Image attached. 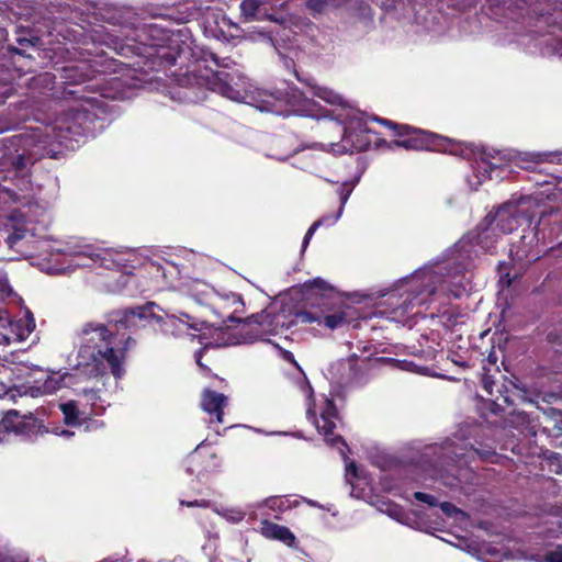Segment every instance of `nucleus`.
I'll return each mask as SVG.
<instances>
[{
	"mask_svg": "<svg viewBox=\"0 0 562 562\" xmlns=\"http://www.w3.org/2000/svg\"><path fill=\"white\" fill-rule=\"evenodd\" d=\"M221 514L231 522H239L245 517V513L236 508H223Z\"/></svg>",
	"mask_w": 562,
	"mask_h": 562,
	"instance_id": "cd10ccee",
	"label": "nucleus"
},
{
	"mask_svg": "<svg viewBox=\"0 0 562 562\" xmlns=\"http://www.w3.org/2000/svg\"><path fill=\"white\" fill-rule=\"evenodd\" d=\"M10 221L12 222V232L5 238V244L9 248H14L20 240L27 236H34L33 228L29 227V222L22 215L13 214Z\"/></svg>",
	"mask_w": 562,
	"mask_h": 562,
	"instance_id": "ddd939ff",
	"label": "nucleus"
},
{
	"mask_svg": "<svg viewBox=\"0 0 562 562\" xmlns=\"http://www.w3.org/2000/svg\"><path fill=\"white\" fill-rule=\"evenodd\" d=\"M546 562H562V547L546 554Z\"/></svg>",
	"mask_w": 562,
	"mask_h": 562,
	"instance_id": "7c9ffc66",
	"label": "nucleus"
},
{
	"mask_svg": "<svg viewBox=\"0 0 562 562\" xmlns=\"http://www.w3.org/2000/svg\"><path fill=\"white\" fill-rule=\"evenodd\" d=\"M216 459L214 453L204 456L202 452L195 450L188 459V471L191 473L196 472L198 474L203 471H209L216 467Z\"/></svg>",
	"mask_w": 562,
	"mask_h": 562,
	"instance_id": "4468645a",
	"label": "nucleus"
},
{
	"mask_svg": "<svg viewBox=\"0 0 562 562\" xmlns=\"http://www.w3.org/2000/svg\"><path fill=\"white\" fill-rule=\"evenodd\" d=\"M227 405V397L212 390H204L201 398V407L209 415H214L217 423H223V409Z\"/></svg>",
	"mask_w": 562,
	"mask_h": 562,
	"instance_id": "9b49d317",
	"label": "nucleus"
},
{
	"mask_svg": "<svg viewBox=\"0 0 562 562\" xmlns=\"http://www.w3.org/2000/svg\"><path fill=\"white\" fill-rule=\"evenodd\" d=\"M348 0H307V7L316 12H322L327 7H340Z\"/></svg>",
	"mask_w": 562,
	"mask_h": 562,
	"instance_id": "5701e85b",
	"label": "nucleus"
},
{
	"mask_svg": "<svg viewBox=\"0 0 562 562\" xmlns=\"http://www.w3.org/2000/svg\"><path fill=\"white\" fill-rule=\"evenodd\" d=\"M319 312L314 311H299L295 313V319L296 323L301 324H311V323H318L322 324V306L319 307Z\"/></svg>",
	"mask_w": 562,
	"mask_h": 562,
	"instance_id": "4be33fe9",
	"label": "nucleus"
},
{
	"mask_svg": "<svg viewBox=\"0 0 562 562\" xmlns=\"http://www.w3.org/2000/svg\"><path fill=\"white\" fill-rule=\"evenodd\" d=\"M11 50L16 53V54L23 55V52L21 49H19V48H12Z\"/></svg>",
	"mask_w": 562,
	"mask_h": 562,
	"instance_id": "a18cd8bd",
	"label": "nucleus"
},
{
	"mask_svg": "<svg viewBox=\"0 0 562 562\" xmlns=\"http://www.w3.org/2000/svg\"><path fill=\"white\" fill-rule=\"evenodd\" d=\"M352 190H353V186H351L350 183H342L340 186L339 191H338L339 200H340V207L338 209L337 213L333 217L331 216H323L312 224V226L307 229V232L304 236L303 245H302L303 250L307 247L312 236L314 235V233L316 232V229L319 226L325 225V224H333L338 221V218L342 214L344 206L347 203Z\"/></svg>",
	"mask_w": 562,
	"mask_h": 562,
	"instance_id": "9d476101",
	"label": "nucleus"
},
{
	"mask_svg": "<svg viewBox=\"0 0 562 562\" xmlns=\"http://www.w3.org/2000/svg\"><path fill=\"white\" fill-rule=\"evenodd\" d=\"M87 113L79 110H70L60 115L54 125V132L59 143L77 140L88 132Z\"/></svg>",
	"mask_w": 562,
	"mask_h": 562,
	"instance_id": "423d86ee",
	"label": "nucleus"
},
{
	"mask_svg": "<svg viewBox=\"0 0 562 562\" xmlns=\"http://www.w3.org/2000/svg\"><path fill=\"white\" fill-rule=\"evenodd\" d=\"M155 303H148L144 306H136L127 308L121 312H116L110 323H114L115 326L131 328L137 325L138 321H155L159 325V329L165 335L180 336L184 334V326L195 331H200L203 328L204 323L200 321H193V318L181 312V318L175 315L156 316L151 313Z\"/></svg>",
	"mask_w": 562,
	"mask_h": 562,
	"instance_id": "7ed1b4c3",
	"label": "nucleus"
},
{
	"mask_svg": "<svg viewBox=\"0 0 562 562\" xmlns=\"http://www.w3.org/2000/svg\"><path fill=\"white\" fill-rule=\"evenodd\" d=\"M260 533L269 540H278L288 547L295 544L294 533L285 526L263 520L260 526Z\"/></svg>",
	"mask_w": 562,
	"mask_h": 562,
	"instance_id": "f8f14e48",
	"label": "nucleus"
},
{
	"mask_svg": "<svg viewBox=\"0 0 562 562\" xmlns=\"http://www.w3.org/2000/svg\"><path fill=\"white\" fill-rule=\"evenodd\" d=\"M181 505H186L188 507H206L207 506V502L206 501H193V502H186V501H181L180 502Z\"/></svg>",
	"mask_w": 562,
	"mask_h": 562,
	"instance_id": "f704fd0d",
	"label": "nucleus"
},
{
	"mask_svg": "<svg viewBox=\"0 0 562 562\" xmlns=\"http://www.w3.org/2000/svg\"><path fill=\"white\" fill-rule=\"evenodd\" d=\"M82 394L91 403V406H95L97 402L100 400L99 392L94 391L92 389L91 390L83 389Z\"/></svg>",
	"mask_w": 562,
	"mask_h": 562,
	"instance_id": "c756f323",
	"label": "nucleus"
},
{
	"mask_svg": "<svg viewBox=\"0 0 562 562\" xmlns=\"http://www.w3.org/2000/svg\"><path fill=\"white\" fill-rule=\"evenodd\" d=\"M344 140H345V142H347V140H348V136H347V135H345V136H344Z\"/></svg>",
	"mask_w": 562,
	"mask_h": 562,
	"instance_id": "de8ad7c7",
	"label": "nucleus"
},
{
	"mask_svg": "<svg viewBox=\"0 0 562 562\" xmlns=\"http://www.w3.org/2000/svg\"><path fill=\"white\" fill-rule=\"evenodd\" d=\"M427 460L420 467L419 479L442 481L446 486H457L462 477L468 480V468L472 462L481 460L498 463L501 456L492 448L475 449L467 442L445 441L442 445L427 447L424 454Z\"/></svg>",
	"mask_w": 562,
	"mask_h": 562,
	"instance_id": "f03ea898",
	"label": "nucleus"
},
{
	"mask_svg": "<svg viewBox=\"0 0 562 562\" xmlns=\"http://www.w3.org/2000/svg\"><path fill=\"white\" fill-rule=\"evenodd\" d=\"M16 42L20 46L33 45L32 41L25 37H19Z\"/></svg>",
	"mask_w": 562,
	"mask_h": 562,
	"instance_id": "58836bf2",
	"label": "nucleus"
},
{
	"mask_svg": "<svg viewBox=\"0 0 562 562\" xmlns=\"http://www.w3.org/2000/svg\"><path fill=\"white\" fill-rule=\"evenodd\" d=\"M306 502L312 505V506H319L321 508H325V506L323 505H317L314 501H311V499H306Z\"/></svg>",
	"mask_w": 562,
	"mask_h": 562,
	"instance_id": "c03bdc74",
	"label": "nucleus"
},
{
	"mask_svg": "<svg viewBox=\"0 0 562 562\" xmlns=\"http://www.w3.org/2000/svg\"><path fill=\"white\" fill-rule=\"evenodd\" d=\"M530 198H521L518 202L504 203L491 220L487 215L480 227L487 223L488 225L495 221V227L502 234H510L524 223H530L533 214L526 205L530 202Z\"/></svg>",
	"mask_w": 562,
	"mask_h": 562,
	"instance_id": "20e7f679",
	"label": "nucleus"
},
{
	"mask_svg": "<svg viewBox=\"0 0 562 562\" xmlns=\"http://www.w3.org/2000/svg\"><path fill=\"white\" fill-rule=\"evenodd\" d=\"M448 290L452 293V295H453L454 297H459V296L461 295V292H462L464 289H462V290H461V289L457 288L456 290H452V289H448Z\"/></svg>",
	"mask_w": 562,
	"mask_h": 562,
	"instance_id": "37998d69",
	"label": "nucleus"
},
{
	"mask_svg": "<svg viewBox=\"0 0 562 562\" xmlns=\"http://www.w3.org/2000/svg\"><path fill=\"white\" fill-rule=\"evenodd\" d=\"M441 512L449 518H452L457 524H464L468 520V515L460 508H457L453 504L448 502H441L439 504Z\"/></svg>",
	"mask_w": 562,
	"mask_h": 562,
	"instance_id": "412c9836",
	"label": "nucleus"
},
{
	"mask_svg": "<svg viewBox=\"0 0 562 562\" xmlns=\"http://www.w3.org/2000/svg\"><path fill=\"white\" fill-rule=\"evenodd\" d=\"M316 427H317L318 431L327 438V441L331 446H336V445L340 443L342 447H347L346 442L344 441V439L340 436L329 438V436L333 435L336 424L330 418H328L325 414H322L321 417L317 419Z\"/></svg>",
	"mask_w": 562,
	"mask_h": 562,
	"instance_id": "f3484780",
	"label": "nucleus"
},
{
	"mask_svg": "<svg viewBox=\"0 0 562 562\" xmlns=\"http://www.w3.org/2000/svg\"><path fill=\"white\" fill-rule=\"evenodd\" d=\"M280 353L285 361L292 363L296 369L301 370L299 363L296 362V360L291 351L280 348Z\"/></svg>",
	"mask_w": 562,
	"mask_h": 562,
	"instance_id": "2f4dec72",
	"label": "nucleus"
},
{
	"mask_svg": "<svg viewBox=\"0 0 562 562\" xmlns=\"http://www.w3.org/2000/svg\"><path fill=\"white\" fill-rule=\"evenodd\" d=\"M312 306L323 307L322 308V323L325 324L326 327L330 329H335L340 327L346 323V318L344 313H335V314H325L326 311H329L330 307L328 305L327 296H322L317 301V303H312Z\"/></svg>",
	"mask_w": 562,
	"mask_h": 562,
	"instance_id": "2eb2a0df",
	"label": "nucleus"
},
{
	"mask_svg": "<svg viewBox=\"0 0 562 562\" xmlns=\"http://www.w3.org/2000/svg\"><path fill=\"white\" fill-rule=\"evenodd\" d=\"M11 290L8 288L7 281L0 280V297L3 299L4 296L10 295Z\"/></svg>",
	"mask_w": 562,
	"mask_h": 562,
	"instance_id": "e433bc0d",
	"label": "nucleus"
},
{
	"mask_svg": "<svg viewBox=\"0 0 562 562\" xmlns=\"http://www.w3.org/2000/svg\"><path fill=\"white\" fill-rule=\"evenodd\" d=\"M13 328L16 329V325H14L9 313L0 310V344L10 345L13 342L15 339Z\"/></svg>",
	"mask_w": 562,
	"mask_h": 562,
	"instance_id": "6ab92c4d",
	"label": "nucleus"
},
{
	"mask_svg": "<svg viewBox=\"0 0 562 562\" xmlns=\"http://www.w3.org/2000/svg\"><path fill=\"white\" fill-rule=\"evenodd\" d=\"M552 157H554V155L551 153H526L522 161L539 164L543 161H552Z\"/></svg>",
	"mask_w": 562,
	"mask_h": 562,
	"instance_id": "a878e982",
	"label": "nucleus"
},
{
	"mask_svg": "<svg viewBox=\"0 0 562 562\" xmlns=\"http://www.w3.org/2000/svg\"><path fill=\"white\" fill-rule=\"evenodd\" d=\"M2 423L4 427L18 435H31L37 429V420L32 415H20L16 411H9Z\"/></svg>",
	"mask_w": 562,
	"mask_h": 562,
	"instance_id": "1a4fd4ad",
	"label": "nucleus"
},
{
	"mask_svg": "<svg viewBox=\"0 0 562 562\" xmlns=\"http://www.w3.org/2000/svg\"><path fill=\"white\" fill-rule=\"evenodd\" d=\"M515 417L519 424H525L528 422V417L525 413H519Z\"/></svg>",
	"mask_w": 562,
	"mask_h": 562,
	"instance_id": "ea45409f",
	"label": "nucleus"
},
{
	"mask_svg": "<svg viewBox=\"0 0 562 562\" xmlns=\"http://www.w3.org/2000/svg\"><path fill=\"white\" fill-rule=\"evenodd\" d=\"M499 281L502 283H505L507 286H509L512 284V279L509 278L508 273L501 276V280Z\"/></svg>",
	"mask_w": 562,
	"mask_h": 562,
	"instance_id": "a19ab883",
	"label": "nucleus"
},
{
	"mask_svg": "<svg viewBox=\"0 0 562 562\" xmlns=\"http://www.w3.org/2000/svg\"><path fill=\"white\" fill-rule=\"evenodd\" d=\"M218 89H220V92L224 97H226L233 101H239L243 97L239 90L235 89L234 87H232L231 85H228L226 82L221 83Z\"/></svg>",
	"mask_w": 562,
	"mask_h": 562,
	"instance_id": "bb28decb",
	"label": "nucleus"
},
{
	"mask_svg": "<svg viewBox=\"0 0 562 562\" xmlns=\"http://www.w3.org/2000/svg\"><path fill=\"white\" fill-rule=\"evenodd\" d=\"M245 324L249 327V330L246 334L250 335L248 338L250 342L263 339L267 335L278 334L279 328L284 327V323H280V317L278 315L265 312L248 316L245 319Z\"/></svg>",
	"mask_w": 562,
	"mask_h": 562,
	"instance_id": "0eeeda50",
	"label": "nucleus"
},
{
	"mask_svg": "<svg viewBox=\"0 0 562 562\" xmlns=\"http://www.w3.org/2000/svg\"><path fill=\"white\" fill-rule=\"evenodd\" d=\"M59 408L64 415V422L67 426H80L83 423L82 413L79 411L75 401H68L59 404Z\"/></svg>",
	"mask_w": 562,
	"mask_h": 562,
	"instance_id": "dca6fc26",
	"label": "nucleus"
},
{
	"mask_svg": "<svg viewBox=\"0 0 562 562\" xmlns=\"http://www.w3.org/2000/svg\"><path fill=\"white\" fill-rule=\"evenodd\" d=\"M296 77L299 80L303 81V79H301L297 75H296ZM304 82L311 87V89L313 91V95L324 100L325 102H327L329 104H339L340 103L341 97L339 94H337L336 92H334L333 90H330L326 87L318 86L313 80H310V79H304Z\"/></svg>",
	"mask_w": 562,
	"mask_h": 562,
	"instance_id": "a211bd4d",
	"label": "nucleus"
},
{
	"mask_svg": "<svg viewBox=\"0 0 562 562\" xmlns=\"http://www.w3.org/2000/svg\"><path fill=\"white\" fill-rule=\"evenodd\" d=\"M82 92H83V88H78L76 90H67L66 91L67 94L74 95L75 98H78V99H83V100H87V101H92L93 100V98L85 97L82 94Z\"/></svg>",
	"mask_w": 562,
	"mask_h": 562,
	"instance_id": "473e14b6",
	"label": "nucleus"
},
{
	"mask_svg": "<svg viewBox=\"0 0 562 562\" xmlns=\"http://www.w3.org/2000/svg\"><path fill=\"white\" fill-rule=\"evenodd\" d=\"M360 496L361 499L371 506H374L379 512L386 514L394 520L402 524H408V516L404 509L400 505L391 502L385 494H360Z\"/></svg>",
	"mask_w": 562,
	"mask_h": 562,
	"instance_id": "6e6552de",
	"label": "nucleus"
},
{
	"mask_svg": "<svg viewBox=\"0 0 562 562\" xmlns=\"http://www.w3.org/2000/svg\"><path fill=\"white\" fill-rule=\"evenodd\" d=\"M415 498L418 501V502H422V503H425V504H428L430 507H435L437 506V501L435 498V496L432 494H424V493H420V494H414Z\"/></svg>",
	"mask_w": 562,
	"mask_h": 562,
	"instance_id": "c85d7f7f",
	"label": "nucleus"
},
{
	"mask_svg": "<svg viewBox=\"0 0 562 562\" xmlns=\"http://www.w3.org/2000/svg\"><path fill=\"white\" fill-rule=\"evenodd\" d=\"M379 123L394 130L395 135L400 137H406L401 140H396L394 144L397 147H403L405 149H414L420 150L428 148L434 139L437 137L436 135L428 133L423 130H417L411 127L408 125H400L386 119H375Z\"/></svg>",
	"mask_w": 562,
	"mask_h": 562,
	"instance_id": "39448f33",
	"label": "nucleus"
},
{
	"mask_svg": "<svg viewBox=\"0 0 562 562\" xmlns=\"http://www.w3.org/2000/svg\"><path fill=\"white\" fill-rule=\"evenodd\" d=\"M14 325H16V329L13 328V333L15 334L13 342L25 340L35 329L34 318L30 314L24 319L14 322Z\"/></svg>",
	"mask_w": 562,
	"mask_h": 562,
	"instance_id": "aec40b11",
	"label": "nucleus"
},
{
	"mask_svg": "<svg viewBox=\"0 0 562 562\" xmlns=\"http://www.w3.org/2000/svg\"><path fill=\"white\" fill-rule=\"evenodd\" d=\"M490 228L486 226L483 232L479 235L480 243L483 244V239L488 236Z\"/></svg>",
	"mask_w": 562,
	"mask_h": 562,
	"instance_id": "79ce46f5",
	"label": "nucleus"
},
{
	"mask_svg": "<svg viewBox=\"0 0 562 562\" xmlns=\"http://www.w3.org/2000/svg\"><path fill=\"white\" fill-rule=\"evenodd\" d=\"M357 476H358L357 467L353 462H350L346 467V479L349 481L350 477H357Z\"/></svg>",
	"mask_w": 562,
	"mask_h": 562,
	"instance_id": "72a5a7b5",
	"label": "nucleus"
},
{
	"mask_svg": "<svg viewBox=\"0 0 562 562\" xmlns=\"http://www.w3.org/2000/svg\"><path fill=\"white\" fill-rule=\"evenodd\" d=\"M53 79H54V76L46 72L44 75H41L38 76L35 81L38 82V83H52L53 82Z\"/></svg>",
	"mask_w": 562,
	"mask_h": 562,
	"instance_id": "c9c22d12",
	"label": "nucleus"
},
{
	"mask_svg": "<svg viewBox=\"0 0 562 562\" xmlns=\"http://www.w3.org/2000/svg\"><path fill=\"white\" fill-rule=\"evenodd\" d=\"M212 59L217 64V58L214 55H212Z\"/></svg>",
	"mask_w": 562,
	"mask_h": 562,
	"instance_id": "49530a36",
	"label": "nucleus"
},
{
	"mask_svg": "<svg viewBox=\"0 0 562 562\" xmlns=\"http://www.w3.org/2000/svg\"><path fill=\"white\" fill-rule=\"evenodd\" d=\"M77 368H86L94 376H103L110 371L115 378L124 374L125 351L135 340L128 337L124 347L115 345V335L108 325L87 322L75 333Z\"/></svg>",
	"mask_w": 562,
	"mask_h": 562,
	"instance_id": "f257e3e1",
	"label": "nucleus"
},
{
	"mask_svg": "<svg viewBox=\"0 0 562 562\" xmlns=\"http://www.w3.org/2000/svg\"><path fill=\"white\" fill-rule=\"evenodd\" d=\"M394 299H395V295H390V296H389V299H387V301H386V302H387V304H389V306L394 307V308H393V312H394L395 314H398V315H401V316H402V315H404V314L408 311V308L412 306V303H413V302H412L411 295H407V296L402 301V303H401V304H397V303L393 302V300H394Z\"/></svg>",
	"mask_w": 562,
	"mask_h": 562,
	"instance_id": "b1692460",
	"label": "nucleus"
},
{
	"mask_svg": "<svg viewBox=\"0 0 562 562\" xmlns=\"http://www.w3.org/2000/svg\"><path fill=\"white\" fill-rule=\"evenodd\" d=\"M435 292V289L429 290V294H432Z\"/></svg>",
	"mask_w": 562,
	"mask_h": 562,
	"instance_id": "09e8293b",
	"label": "nucleus"
},
{
	"mask_svg": "<svg viewBox=\"0 0 562 562\" xmlns=\"http://www.w3.org/2000/svg\"><path fill=\"white\" fill-rule=\"evenodd\" d=\"M202 352H203L202 350L196 351V353H195L196 363H198V366H199L202 370H204V371H207V372H209V371H210V369H209L206 366H204V364H203V361H201Z\"/></svg>",
	"mask_w": 562,
	"mask_h": 562,
	"instance_id": "4c0bfd02",
	"label": "nucleus"
},
{
	"mask_svg": "<svg viewBox=\"0 0 562 562\" xmlns=\"http://www.w3.org/2000/svg\"><path fill=\"white\" fill-rule=\"evenodd\" d=\"M260 7V2L258 0H243L240 3L241 13L247 18H254Z\"/></svg>",
	"mask_w": 562,
	"mask_h": 562,
	"instance_id": "393cba45",
	"label": "nucleus"
}]
</instances>
